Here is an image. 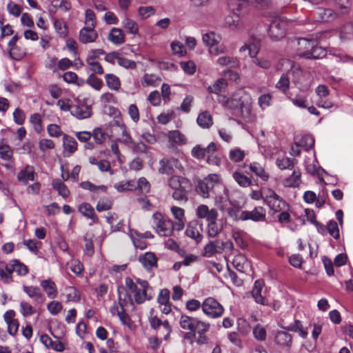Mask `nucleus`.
Instances as JSON below:
<instances>
[{
    "instance_id": "obj_1",
    "label": "nucleus",
    "mask_w": 353,
    "mask_h": 353,
    "mask_svg": "<svg viewBox=\"0 0 353 353\" xmlns=\"http://www.w3.org/2000/svg\"><path fill=\"white\" fill-rule=\"evenodd\" d=\"M217 100L225 108L231 110L240 108L242 118L248 122L252 121L251 105L253 100L245 90L240 89L236 91L231 97L219 94Z\"/></svg>"
},
{
    "instance_id": "obj_2",
    "label": "nucleus",
    "mask_w": 353,
    "mask_h": 353,
    "mask_svg": "<svg viewBox=\"0 0 353 353\" xmlns=\"http://www.w3.org/2000/svg\"><path fill=\"white\" fill-rule=\"evenodd\" d=\"M288 44L301 57L320 59L325 55V50L318 47L316 41L314 39L293 38L289 41Z\"/></svg>"
},
{
    "instance_id": "obj_3",
    "label": "nucleus",
    "mask_w": 353,
    "mask_h": 353,
    "mask_svg": "<svg viewBox=\"0 0 353 353\" xmlns=\"http://www.w3.org/2000/svg\"><path fill=\"white\" fill-rule=\"evenodd\" d=\"M250 196L256 201L263 199L264 203L273 211L283 210L286 206L284 200L269 188H264L261 190H252Z\"/></svg>"
},
{
    "instance_id": "obj_4",
    "label": "nucleus",
    "mask_w": 353,
    "mask_h": 353,
    "mask_svg": "<svg viewBox=\"0 0 353 353\" xmlns=\"http://www.w3.org/2000/svg\"><path fill=\"white\" fill-rule=\"evenodd\" d=\"M179 325L183 330L197 332L199 334L198 343H204L206 342V337L202 334L209 330L210 325L208 323L202 321L196 318L182 314L179 320Z\"/></svg>"
},
{
    "instance_id": "obj_5",
    "label": "nucleus",
    "mask_w": 353,
    "mask_h": 353,
    "mask_svg": "<svg viewBox=\"0 0 353 353\" xmlns=\"http://www.w3.org/2000/svg\"><path fill=\"white\" fill-rule=\"evenodd\" d=\"M247 5L245 0H229L228 6L232 12L225 17V22L231 30H238L243 26L240 13L236 11H241Z\"/></svg>"
},
{
    "instance_id": "obj_6",
    "label": "nucleus",
    "mask_w": 353,
    "mask_h": 353,
    "mask_svg": "<svg viewBox=\"0 0 353 353\" xmlns=\"http://www.w3.org/2000/svg\"><path fill=\"white\" fill-rule=\"evenodd\" d=\"M125 287L128 292L132 294L134 296V301L137 304H141L146 300H150L152 295L150 292L151 288L139 287L138 285L134 283L132 279L127 277L125 280Z\"/></svg>"
},
{
    "instance_id": "obj_7",
    "label": "nucleus",
    "mask_w": 353,
    "mask_h": 353,
    "mask_svg": "<svg viewBox=\"0 0 353 353\" xmlns=\"http://www.w3.org/2000/svg\"><path fill=\"white\" fill-rule=\"evenodd\" d=\"M202 40L209 48V52L211 55L217 56L227 52L225 46L220 43V36L214 32L205 33L203 35Z\"/></svg>"
},
{
    "instance_id": "obj_8",
    "label": "nucleus",
    "mask_w": 353,
    "mask_h": 353,
    "mask_svg": "<svg viewBox=\"0 0 353 353\" xmlns=\"http://www.w3.org/2000/svg\"><path fill=\"white\" fill-rule=\"evenodd\" d=\"M153 225L156 232L161 236H170L174 230V223L165 219L162 214L155 212L152 215Z\"/></svg>"
},
{
    "instance_id": "obj_9",
    "label": "nucleus",
    "mask_w": 353,
    "mask_h": 353,
    "mask_svg": "<svg viewBox=\"0 0 353 353\" xmlns=\"http://www.w3.org/2000/svg\"><path fill=\"white\" fill-rule=\"evenodd\" d=\"M292 82L301 91H307L312 83V76L310 72L303 71L300 66H296L291 74Z\"/></svg>"
},
{
    "instance_id": "obj_10",
    "label": "nucleus",
    "mask_w": 353,
    "mask_h": 353,
    "mask_svg": "<svg viewBox=\"0 0 353 353\" xmlns=\"http://www.w3.org/2000/svg\"><path fill=\"white\" fill-rule=\"evenodd\" d=\"M221 182V177L217 174H210L203 180L198 181L196 191L204 198L209 196V192L213 189L215 184Z\"/></svg>"
},
{
    "instance_id": "obj_11",
    "label": "nucleus",
    "mask_w": 353,
    "mask_h": 353,
    "mask_svg": "<svg viewBox=\"0 0 353 353\" xmlns=\"http://www.w3.org/2000/svg\"><path fill=\"white\" fill-rule=\"evenodd\" d=\"M288 27L287 20L281 17H276L272 19L269 28V35L272 39L278 41L285 35Z\"/></svg>"
},
{
    "instance_id": "obj_12",
    "label": "nucleus",
    "mask_w": 353,
    "mask_h": 353,
    "mask_svg": "<svg viewBox=\"0 0 353 353\" xmlns=\"http://www.w3.org/2000/svg\"><path fill=\"white\" fill-rule=\"evenodd\" d=\"M202 310L208 317L216 319L223 315L224 308L215 299L208 297L202 303Z\"/></svg>"
},
{
    "instance_id": "obj_13",
    "label": "nucleus",
    "mask_w": 353,
    "mask_h": 353,
    "mask_svg": "<svg viewBox=\"0 0 353 353\" xmlns=\"http://www.w3.org/2000/svg\"><path fill=\"white\" fill-rule=\"evenodd\" d=\"M236 219L241 221L252 220L254 222L265 221L266 218V210L261 206L254 208L251 211L239 212Z\"/></svg>"
},
{
    "instance_id": "obj_14",
    "label": "nucleus",
    "mask_w": 353,
    "mask_h": 353,
    "mask_svg": "<svg viewBox=\"0 0 353 353\" xmlns=\"http://www.w3.org/2000/svg\"><path fill=\"white\" fill-rule=\"evenodd\" d=\"M3 320L7 325L8 334L12 336H16L19 327V322L16 319V312L13 310L6 311L3 314Z\"/></svg>"
},
{
    "instance_id": "obj_15",
    "label": "nucleus",
    "mask_w": 353,
    "mask_h": 353,
    "mask_svg": "<svg viewBox=\"0 0 353 353\" xmlns=\"http://www.w3.org/2000/svg\"><path fill=\"white\" fill-rule=\"evenodd\" d=\"M202 225L197 221L190 222L185 230L186 235L199 243L202 240L203 236L201 234Z\"/></svg>"
},
{
    "instance_id": "obj_16",
    "label": "nucleus",
    "mask_w": 353,
    "mask_h": 353,
    "mask_svg": "<svg viewBox=\"0 0 353 353\" xmlns=\"http://www.w3.org/2000/svg\"><path fill=\"white\" fill-rule=\"evenodd\" d=\"M196 214L199 219H205L208 222L217 219L218 212L214 208L209 209L206 205H200L197 207Z\"/></svg>"
},
{
    "instance_id": "obj_17",
    "label": "nucleus",
    "mask_w": 353,
    "mask_h": 353,
    "mask_svg": "<svg viewBox=\"0 0 353 353\" xmlns=\"http://www.w3.org/2000/svg\"><path fill=\"white\" fill-rule=\"evenodd\" d=\"M112 128L114 129L117 128L119 131L121 132V137L118 141L123 144H125L130 147L132 143L134 142L132 138L126 130V126L124 123H120L118 121H114L112 124Z\"/></svg>"
},
{
    "instance_id": "obj_18",
    "label": "nucleus",
    "mask_w": 353,
    "mask_h": 353,
    "mask_svg": "<svg viewBox=\"0 0 353 353\" xmlns=\"http://www.w3.org/2000/svg\"><path fill=\"white\" fill-rule=\"evenodd\" d=\"M63 156L70 157L77 150V142L74 138L64 134L63 137Z\"/></svg>"
},
{
    "instance_id": "obj_19",
    "label": "nucleus",
    "mask_w": 353,
    "mask_h": 353,
    "mask_svg": "<svg viewBox=\"0 0 353 353\" xmlns=\"http://www.w3.org/2000/svg\"><path fill=\"white\" fill-rule=\"evenodd\" d=\"M274 341L281 348L289 349L292 345V336L285 331H278L275 334Z\"/></svg>"
},
{
    "instance_id": "obj_20",
    "label": "nucleus",
    "mask_w": 353,
    "mask_h": 353,
    "mask_svg": "<svg viewBox=\"0 0 353 353\" xmlns=\"http://www.w3.org/2000/svg\"><path fill=\"white\" fill-rule=\"evenodd\" d=\"M71 114L79 119L89 118L92 114L91 108L86 105H71Z\"/></svg>"
},
{
    "instance_id": "obj_21",
    "label": "nucleus",
    "mask_w": 353,
    "mask_h": 353,
    "mask_svg": "<svg viewBox=\"0 0 353 353\" xmlns=\"http://www.w3.org/2000/svg\"><path fill=\"white\" fill-rule=\"evenodd\" d=\"M12 261L9 263L5 261H0V278L3 283H9L12 281Z\"/></svg>"
},
{
    "instance_id": "obj_22",
    "label": "nucleus",
    "mask_w": 353,
    "mask_h": 353,
    "mask_svg": "<svg viewBox=\"0 0 353 353\" xmlns=\"http://www.w3.org/2000/svg\"><path fill=\"white\" fill-rule=\"evenodd\" d=\"M41 342L48 349H52L57 352H63L65 346L59 341H53L48 335L43 334L40 338Z\"/></svg>"
},
{
    "instance_id": "obj_23",
    "label": "nucleus",
    "mask_w": 353,
    "mask_h": 353,
    "mask_svg": "<svg viewBox=\"0 0 353 353\" xmlns=\"http://www.w3.org/2000/svg\"><path fill=\"white\" fill-rule=\"evenodd\" d=\"M98 37L94 28L83 27L79 32V40L83 43L95 41Z\"/></svg>"
},
{
    "instance_id": "obj_24",
    "label": "nucleus",
    "mask_w": 353,
    "mask_h": 353,
    "mask_svg": "<svg viewBox=\"0 0 353 353\" xmlns=\"http://www.w3.org/2000/svg\"><path fill=\"white\" fill-rule=\"evenodd\" d=\"M222 252L221 241L216 240L210 241L203 248V255L206 257H211L215 254Z\"/></svg>"
},
{
    "instance_id": "obj_25",
    "label": "nucleus",
    "mask_w": 353,
    "mask_h": 353,
    "mask_svg": "<svg viewBox=\"0 0 353 353\" xmlns=\"http://www.w3.org/2000/svg\"><path fill=\"white\" fill-rule=\"evenodd\" d=\"M263 285L264 283L262 281L256 280L254 282V287L252 290V295L257 303L267 305L265 298L261 295V291Z\"/></svg>"
},
{
    "instance_id": "obj_26",
    "label": "nucleus",
    "mask_w": 353,
    "mask_h": 353,
    "mask_svg": "<svg viewBox=\"0 0 353 353\" xmlns=\"http://www.w3.org/2000/svg\"><path fill=\"white\" fill-rule=\"evenodd\" d=\"M41 286L50 299H54L58 294L55 283L51 279L43 280Z\"/></svg>"
},
{
    "instance_id": "obj_27",
    "label": "nucleus",
    "mask_w": 353,
    "mask_h": 353,
    "mask_svg": "<svg viewBox=\"0 0 353 353\" xmlns=\"http://www.w3.org/2000/svg\"><path fill=\"white\" fill-rule=\"evenodd\" d=\"M79 212L84 216L90 219L94 223L98 221V218L95 214L94 208L88 203H82L79 205Z\"/></svg>"
},
{
    "instance_id": "obj_28",
    "label": "nucleus",
    "mask_w": 353,
    "mask_h": 353,
    "mask_svg": "<svg viewBox=\"0 0 353 353\" xmlns=\"http://www.w3.org/2000/svg\"><path fill=\"white\" fill-rule=\"evenodd\" d=\"M168 141L172 145H181L187 143V139L183 134L179 130H172L168 134Z\"/></svg>"
},
{
    "instance_id": "obj_29",
    "label": "nucleus",
    "mask_w": 353,
    "mask_h": 353,
    "mask_svg": "<svg viewBox=\"0 0 353 353\" xmlns=\"http://www.w3.org/2000/svg\"><path fill=\"white\" fill-rule=\"evenodd\" d=\"M139 261L148 270L157 265V259L152 252H146L139 256Z\"/></svg>"
},
{
    "instance_id": "obj_30",
    "label": "nucleus",
    "mask_w": 353,
    "mask_h": 353,
    "mask_svg": "<svg viewBox=\"0 0 353 353\" xmlns=\"http://www.w3.org/2000/svg\"><path fill=\"white\" fill-rule=\"evenodd\" d=\"M233 267L240 272H245L249 268V263L243 254H237L232 259Z\"/></svg>"
},
{
    "instance_id": "obj_31",
    "label": "nucleus",
    "mask_w": 353,
    "mask_h": 353,
    "mask_svg": "<svg viewBox=\"0 0 353 353\" xmlns=\"http://www.w3.org/2000/svg\"><path fill=\"white\" fill-rule=\"evenodd\" d=\"M275 163L276 166L281 170H292L296 163V160L295 159L282 156L277 157Z\"/></svg>"
},
{
    "instance_id": "obj_32",
    "label": "nucleus",
    "mask_w": 353,
    "mask_h": 353,
    "mask_svg": "<svg viewBox=\"0 0 353 353\" xmlns=\"http://www.w3.org/2000/svg\"><path fill=\"white\" fill-rule=\"evenodd\" d=\"M108 39L115 45H121L125 42V36L119 28H112L108 34Z\"/></svg>"
},
{
    "instance_id": "obj_33",
    "label": "nucleus",
    "mask_w": 353,
    "mask_h": 353,
    "mask_svg": "<svg viewBox=\"0 0 353 353\" xmlns=\"http://www.w3.org/2000/svg\"><path fill=\"white\" fill-rule=\"evenodd\" d=\"M34 170L31 165H26L17 174L19 181L26 183L29 181H34Z\"/></svg>"
},
{
    "instance_id": "obj_34",
    "label": "nucleus",
    "mask_w": 353,
    "mask_h": 353,
    "mask_svg": "<svg viewBox=\"0 0 353 353\" xmlns=\"http://www.w3.org/2000/svg\"><path fill=\"white\" fill-rule=\"evenodd\" d=\"M216 63L220 66L230 68H237L239 65V61L236 57L228 55L219 57L216 59Z\"/></svg>"
},
{
    "instance_id": "obj_35",
    "label": "nucleus",
    "mask_w": 353,
    "mask_h": 353,
    "mask_svg": "<svg viewBox=\"0 0 353 353\" xmlns=\"http://www.w3.org/2000/svg\"><path fill=\"white\" fill-rule=\"evenodd\" d=\"M63 294L64 296H65L67 302H78L80 301L81 294L73 286L65 287Z\"/></svg>"
},
{
    "instance_id": "obj_36",
    "label": "nucleus",
    "mask_w": 353,
    "mask_h": 353,
    "mask_svg": "<svg viewBox=\"0 0 353 353\" xmlns=\"http://www.w3.org/2000/svg\"><path fill=\"white\" fill-rule=\"evenodd\" d=\"M296 66L299 65L294 63L292 60L288 59H281L276 65V69L286 72V73L292 74V70Z\"/></svg>"
},
{
    "instance_id": "obj_37",
    "label": "nucleus",
    "mask_w": 353,
    "mask_h": 353,
    "mask_svg": "<svg viewBox=\"0 0 353 353\" xmlns=\"http://www.w3.org/2000/svg\"><path fill=\"white\" fill-rule=\"evenodd\" d=\"M196 122L202 128H209L213 124L212 117L208 111L200 113L197 117Z\"/></svg>"
},
{
    "instance_id": "obj_38",
    "label": "nucleus",
    "mask_w": 353,
    "mask_h": 353,
    "mask_svg": "<svg viewBox=\"0 0 353 353\" xmlns=\"http://www.w3.org/2000/svg\"><path fill=\"white\" fill-rule=\"evenodd\" d=\"M128 235L136 248L143 250L146 248V242L143 240V238L140 237V233L134 230L130 229Z\"/></svg>"
},
{
    "instance_id": "obj_39",
    "label": "nucleus",
    "mask_w": 353,
    "mask_h": 353,
    "mask_svg": "<svg viewBox=\"0 0 353 353\" xmlns=\"http://www.w3.org/2000/svg\"><path fill=\"white\" fill-rule=\"evenodd\" d=\"M222 230L221 224L217 223L216 219L208 222L206 232L210 238L216 237Z\"/></svg>"
},
{
    "instance_id": "obj_40",
    "label": "nucleus",
    "mask_w": 353,
    "mask_h": 353,
    "mask_svg": "<svg viewBox=\"0 0 353 353\" xmlns=\"http://www.w3.org/2000/svg\"><path fill=\"white\" fill-rule=\"evenodd\" d=\"M105 80L107 86L112 90L118 91L121 88V81L119 78L114 74H106Z\"/></svg>"
},
{
    "instance_id": "obj_41",
    "label": "nucleus",
    "mask_w": 353,
    "mask_h": 353,
    "mask_svg": "<svg viewBox=\"0 0 353 353\" xmlns=\"http://www.w3.org/2000/svg\"><path fill=\"white\" fill-rule=\"evenodd\" d=\"M250 169L256 174V176L264 181H267L270 178L269 174L259 163L256 162L250 163Z\"/></svg>"
},
{
    "instance_id": "obj_42",
    "label": "nucleus",
    "mask_w": 353,
    "mask_h": 353,
    "mask_svg": "<svg viewBox=\"0 0 353 353\" xmlns=\"http://www.w3.org/2000/svg\"><path fill=\"white\" fill-rule=\"evenodd\" d=\"M340 38L341 40L346 41L353 39V23L347 22L340 28Z\"/></svg>"
},
{
    "instance_id": "obj_43",
    "label": "nucleus",
    "mask_w": 353,
    "mask_h": 353,
    "mask_svg": "<svg viewBox=\"0 0 353 353\" xmlns=\"http://www.w3.org/2000/svg\"><path fill=\"white\" fill-rule=\"evenodd\" d=\"M23 290L30 298L34 299L35 301L43 299V294L37 287L23 285Z\"/></svg>"
},
{
    "instance_id": "obj_44",
    "label": "nucleus",
    "mask_w": 353,
    "mask_h": 353,
    "mask_svg": "<svg viewBox=\"0 0 353 353\" xmlns=\"http://www.w3.org/2000/svg\"><path fill=\"white\" fill-rule=\"evenodd\" d=\"M121 305H117L116 302L113 303L112 307L110 308V312L112 314H117L123 324H125L128 320V316L125 312L124 309H121Z\"/></svg>"
},
{
    "instance_id": "obj_45",
    "label": "nucleus",
    "mask_w": 353,
    "mask_h": 353,
    "mask_svg": "<svg viewBox=\"0 0 353 353\" xmlns=\"http://www.w3.org/2000/svg\"><path fill=\"white\" fill-rule=\"evenodd\" d=\"M52 188L58 192V194L63 198H67L70 194L68 187L60 180L54 179L52 183Z\"/></svg>"
},
{
    "instance_id": "obj_46",
    "label": "nucleus",
    "mask_w": 353,
    "mask_h": 353,
    "mask_svg": "<svg viewBox=\"0 0 353 353\" xmlns=\"http://www.w3.org/2000/svg\"><path fill=\"white\" fill-rule=\"evenodd\" d=\"M319 19L322 21H329L336 18L337 14L331 9L319 8L316 11Z\"/></svg>"
},
{
    "instance_id": "obj_47",
    "label": "nucleus",
    "mask_w": 353,
    "mask_h": 353,
    "mask_svg": "<svg viewBox=\"0 0 353 353\" xmlns=\"http://www.w3.org/2000/svg\"><path fill=\"white\" fill-rule=\"evenodd\" d=\"M228 85L227 81L223 78L217 79L212 85L209 86L208 90L210 92L219 94L225 90Z\"/></svg>"
},
{
    "instance_id": "obj_48",
    "label": "nucleus",
    "mask_w": 353,
    "mask_h": 353,
    "mask_svg": "<svg viewBox=\"0 0 353 353\" xmlns=\"http://www.w3.org/2000/svg\"><path fill=\"white\" fill-rule=\"evenodd\" d=\"M252 334L258 341H264L267 338V331L264 326L258 323L252 327Z\"/></svg>"
},
{
    "instance_id": "obj_49",
    "label": "nucleus",
    "mask_w": 353,
    "mask_h": 353,
    "mask_svg": "<svg viewBox=\"0 0 353 353\" xmlns=\"http://www.w3.org/2000/svg\"><path fill=\"white\" fill-rule=\"evenodd\" d=\"M260 49V43L259 41H254L252 43L245 44L241 48L240 51H245L248 50L249 54L252 58H254L256 57Z\"/></svg>"
},
{
    "instance_id": "obj_50",
    "label": "nucleus",
    "mask_w": 353,
    "mask_h": 353,
    "mask_svg": "<svg viewBox=\"0 0 353 353\" xmlns=\"http://www.w3.org/2000/svg\"><path fill=\"white\" fill-rule=\"evenodd\" d=\"M19 312L23 317H28L34 314L37 310L28 302L22 301L19 303Z\"/></svg>"
},
{
    "instance_id": "obj_51",
    "label": "nucleus",
    "mask_w": 353,
    "mask_h": 353,
    "mask_svg": "<svg viewBox=\"0 0 353 353\" xmlns=\"http://www.w3.org/2000/svg\"><path fill=\"white\" fill-rule=\"evenodd\" d=\"M290 75H291V74H288V73L283 74L281 76L279 80L276 83V88L283 93H285L289 89V86H290L289 76Z\"/></svg>"
},
{
    "instance_id": "obj_52",
    "label": "nucleus",
    "mask_w": 353,
    "mask_h": 353,
    "mask_svg": "<svg viewBox=\"0 0 353 353\" xmlns=\"http://www.w3.org/2000/svg\"><path fill=\"white\" fill-rule=\"evenodd\" d=\"M189 184L188 179L178 176H173L169 180V185L173 190Z\"/></svg>"
},
{
    "instance_id": "obj_53",
    "label": "nucleus",
    "mask_w": 353,
    "mask_h": 353,
    "mask_svg": "<svg viewBox=\"0 0 353 353\" xmlns=\"http://www.w3.org/2000/svg\"><path fill=\"white\" fill-rule=\"evenodd\" d=\"M170 48L174 55L182 57L186 54V50L183 44L179 41H173L170 44Z\"/></svg>"
},
{
    "instance_id": "obj_54",
    "label": "nucleus",
    "mask_w": 353,
    "mask_h": 353,
    "mask_svg": "<svg viewBox=\"0 0 353 353\" xmlns=\"http://www.w3.org/2000/svg\"><path fill=\"white\" fill-rule=\"evenodd\" d=\"M301 183V172L294 170L292 174L285 179V185L289 187H297Z\"/></svg>"
},
{
    "instance_id": "obj_55",
    "label": "nucleus",
    "mask_w": 353,
    "mask_h": 353,
    "mask_svg": "<svg viewBox=\"0 0 353 353\" xmlns=\"http://www.w3.org/2000/svg\"><path fill=\"white\" fill-rule=\"evenodd\" d=\"M245 152L239 148H234L229 151V159L231 161L236 163L243 160Z\"/></svg>"
},
{
    "instance_id": "obj_56",
    "label": "nucleus",
    "mask_w": 353,
    "mask_h": 353,
    "mask_svg": "<svg viewBox=\"0 0 353 353\" xmlns=\"http://www.w3.org/2000/svg\"><path fill=\"white\" fill-rule=\"evenodd\" d=\"M10 57L12 59L20 60L26 55L23 48L17 45L8 48Z\"/></svg>"
},
{
    "instance_id": "obj_57",
    "label": "nucleus",
    "mask_w": 353,
    "mask_h": 353,
    "mask_svg": "<svg viewBox=\"0 0 353 353\" xmlns=\"http://www.w3.org/2000/svg\"><path fill=\"white\" fill-rule=\"evenodd\" d=\"M13 151L11 147L3 142H0V157L5 161H10L12 157Z\"/></svg>"
},
{
    "instance_id": "obj_58",
    "label": "nucleus",
    "mask_w": 353,
    "mask_h": 353,
    "mask_svg": "<svg viewBox=\"0 0 353 353\" xmlns=\"http://www.w3.org/2000/svg\"><path fill=\"white\" fill-rule=\"evenodd\" d=\"M85 62L88 65V68L90 71H92L94 74H103L104 71L102 65L96 60H91V59H86Z\"/></svg>"
},
{
    "instance_id": "obj_59",
    "label": "nucleus",
    "mask_w": 353,
    "mask_h": 353,
    "mask_svg": "<svg viewBox=\"0 0 353 353\" xmlns=\"http://www.w3.org/2000/svg\"><path fill=\"white\" fill-rule=\"evenodd\" d=\"M232 176L235 181L242 187H248L251 185L252 181L251 179L246 176L245 175L241 174L239 172H234L232 174Z\"/></svg>"
},
{
    "instance_id": "obj_60",
    "label": "nucleus",
    "mask_w": 353,
    "mask_h": 353,
    "mask_svg": "<svg viewBox=\"0 0 353 353\" xmlns=\"http://www.w3.org/2000/svg\"><path fill=\"white\" fill-rule=\"evenodd\" d=\"M122 26L130 34H135L138 32L139 29L137 23L128 17L123 19Z\"/></svg>"
},
{
    "instance_id": "obj_61",
    "label": "nucleus",
    "mask_w": 353,
    "mask_h": 353,
    "mask_svg": "<svg viewBox=\"0 0 353 353\" xmlns=\"http://www.w3.org/2000/svg\"><path fill=\"white\" fill-rule=\"evenodd\" d=\"M11 261L13 272H17L19 276H25L27 274L28 270L26 265L17 259L11 260Z\"/></svg>"
},
{
    "instance_id": "obj_62",
    "label": "nucleus",
    "mask_w": 353,
    "mask_h": 353,
    "mask_svg": "<svg viewBox=\"0 0 353 353\" xmlns=\"http://www.w3.org/2000/svg\"><path fill=\"white\" fill-rule=\"evenodd\" d=\"M160 80L155 74H145L141 79V83L143 86H156Z\"/></svg>"
},
{
    "instance_id": "obj_63",
    "label": "nucleus",
    "mask_w": 353,
    "mask_h": 353,
    "mask_svg": "<svg viewBox=\"0 0 353 353\" xmlns=\"http://www.w3.org/2000/svg\"><path fill=\"white\" fill-rule=\"evenodd\" d=\"M30 121L33 125L34 130L37 133H41L43 130L42 119L39 113H34L30 117Z\"/></svg>"
},
{
    "instance_id": "obj_64",
    "label": "nucleus",
    "mask_w": 353,
    "mask_h": 353,
    "mask_svg": "<svg viewBox=\"0 0 353 353\" xmlns=\"http://www.w3.org/2000/svg\"><path fill=\"white\" fill-rule=\"evenodd\" d=\"M96 23V17L94 11L87 9L85 12V27L94 28Z\"/></svg>"
}]
</instances>
